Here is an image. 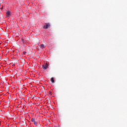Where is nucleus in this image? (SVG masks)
<instances>
[{
  "mask_svg": "<svg viewBox=\"0 0 127 127\" xmlns=\"http://www.w3.org/2000/svg\"><path fill=\"white\" fill-rule=\"evenodd\" d=\"M48 68V64H46L45 65H43V69H47Z\"/></svg>",
  "mask_w": 127,
  "mask_h": 127,
  "instance_id": "4",
  "label": "nucleus"
},
{
  "mask_svg": "<svg viewBox=\"0 0 127 127\" xmlns=\"http://www.w3.org/2000/svg\"><path fill=\"white\" fill-rule=\"evenodd\" d=\"M50 27V23H46L45 24V25L44 26L43 28L45 29H48Z\"/></svg>",
  "mask_w": 127,
  "mask_h": 127,
  "instance_id": "1",
  "label": "nucleus"
},
{
  "mask_svg": "<svg viewBox=\"0 0 127 127\" xmlns=\"http://www.w3.org/2000/svg\"><path fill=\"white\" fill-rule=\"evenodd\" d=\"M37 126L39 127H41V125L40 124V123H39V124L37 125Z\"/></svg>",
  "mask_w": 127,
  "mask_h": 127,
  "instance_id": "7",
  "label": "nucleus"
},
{
  "mask_svg": "<svg viewBox=\"0 0 127 127\" xmlns=\"http://www.w3.org/2000/svg\"><path fill=\"white\" fill-rule=\"evenodd\" d=\"M40 46L42 49H43V48L45 47V46H44V44H41L40 45Z\"/></svg>",
  "mask_w": 127,
  "mask_h": 127,
  "instance_id": "6",
  "label": "nucleus"
},
{
  "mask_svg": "<svg viewBox=\"0 0 127 127\" xmlns=\"http://www.w3.org/2000/svg\"><path fill=\"white\" fill-rule=\"evenodd\" d=\"M51 82H52V83L53 84V83H54V78L53 77H52L51 78Z\"/></svg>",
  "mask_w": 127,
  "mask_h": 127,
  "instance_id": "5",
  "label": "nucleus"
},
{
  "mask_svg": "<svg viewBox=\"0 0 127 127\" xmlns=\"http://www.w3.org/2000/svg\"><path fill=\"white\" fill-rule=\"evenodd\" d=\"M31 122H32V123H34V125H35V126L37 127V122H36V121H35V118H32L31 119Z\"/></svg>",
  "mask_w": 127,
  "mask_h": 127,
  "instance_id": "2",
  "label": "nucleus"
},
{
  "mask_svg": "<svg viewBox=\"0 0 127 127\" xmlns=\"http://www.w3.org/2000/svg\"><path fill=\"white\" fill-rule=\"evenodd\" d=\"M6 16L8 17L10 15V11L9 10H6Z\"/></svg>",
  "mask_w": 127,
  "mask_h": 127,
  "instance_id": "3",
  "label": "nucleus"
},
{
  "mask_svg": "<svg viewBox=\"0 0 127 127\" xmlns=\"http://www.w3.org/2000/svg\"><path fill=\"white\" fill-rule=\"evenodd\" d=\"M23 54H24V55H25V54H26V52L24 51V52H23Z\"/></svg>",
  "mask_w": 127,
  "mask_h": 127,
  "instance_id": "8",
  "label": "nucleus"
}]
</instances>
